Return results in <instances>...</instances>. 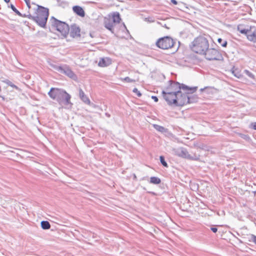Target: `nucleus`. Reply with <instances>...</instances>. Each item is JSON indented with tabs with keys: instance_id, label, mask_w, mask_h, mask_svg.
I'll list each match as a JSON object with an SVG mask.
<instances>
[{
	"instance_id": "34",
	"label": "nucleus",
	"mask_w": 256,
	"mask_h": 256,
	"mask_svg": "<svg viewBox=\"0 0 256 256\" xmlns=\"http://www.w3.org/2000/svg\"><path fill=\"white\" fill-rule=\"evenodd\" d=\"M28 14H22V16H22V17H24V18H28L29 19L32 20V18H30V16H29V14L30 13V12H28Z\"/></svg>"
},
{
	"instance_id": "12",
	"label": "nucleus",
	"mask_w": 256,
	"mask_h": 256,
	"mask_svg": "<svg viewBox=\"0 0 256 256\" xmlns=\"http://www.w3.org/2000/svg\"><path fill=\"white\" fill-rule=\"evenodd\" d=\"M70 36L73 38L78 37L80 36V28L76 24L71 26L70 28Z\"/></svg>"
},
{
	"instance_id": "16",
	"label": "nucleus",
	"mask_w": 256,
	"mask_h": 256,
	"mask_svg": "<svg viewBox=\"0 0 256 256\" xmlns=\"http://www.w3.org/2000/svg\"><path fill=\"white\" fill-rule=\"evenodd\" d=\"M79 96L80 100L86 104H90V101L88 98L85 94L84 91L81 89H79Z\"/></svg>"
},
{
	"instance_id": "4",
	"label": "nucleus",
	"mask_w": 256,
	"mask_h": 256,
	"mask_svg": "<svg viewBox=\"0 0 256 256\" xmlns=\"http://www.w3.org/2000/svg\"><path fill=\"white\" fill-rule=\"evenodd\" d=\"M237 30L241 34H245L249 40L252 42L254 46L256 48V28H250L248 26L239 24Z\"/></svg>"
},
{
	"instance_id": "2",
	"label": "nucleus",
	"mask_w": 256,
	"mask_h": 256,
	"mask_svg": "<svg viewBox=\"0 0 256 256\" xmlns=\"http://www.w3.org/2000/svg\"><path fill=\"white\" fill-rule=\"evenodd\" d=\"M32 4L34 6V14H32L30 13V18H32V20L36 22L40 26L45 28L49 16L48 9L34 2H32Z\"/></svg>"
},
{
	"instance_id": "23",
	"label": "nucleus",
	"mask_w": 256,
	"mask_h": 256,
	"mask_svg": "<svg viewBox=\"0 0 256 256\" xmlns=\"http://www.w3.org/2000/svg\"><path fill=\"white\" fill-rule=\"evenodd\" d=\"M218 42L222 47L226 48L228 45L227 41L222 39V38H218Z\"/></svg>"
},
{
	"instance_id": "19",
	"label": "nucleus",
	"mask_w": 256,
	"mask_h": 256,
	"mask_svg": "<svg viewBox=\"0 0 256 256\" xmlns=\"http://www.w3.org/2000/svg\"><path fill=\"white\" fill-rule=\"evenodd\" d=\"M193 92H187L188 94V104H192V103H194L197 102L198 98V96L192 94Z\"/></svg>"
},
{
	"instance_id": "42",
	"label": "nucleus",
	"mask_w": 256,
	"mask_h": 256,
	"mask_svg": "<svg viewBox=\"0 0 256 256\" xmlns=\"http://www.w3.org/2000/svg\"><path fill=\"white\" fill-rule=\"evenodd\" d=\"M106 115L108 116V117H110V114H108V113H106Z\"/></svg>"
},
{
	"instance_id": "27",
	"label": "nucleus",
	"mask_w": 256,
	"mask_h": 256,
	"mask_svg": "<svg viewBox=\"0 0 256 256\" xmlns=\"http://www.w3.org/2000/svg\"><path fill=\"white\" fill-rule=\"evenodd\" d=\"M10 8H11V9L16 14H18V16H22V14L20 13L16 8V7L14 6V5H13L12 4H10Z\"/></svg>"
},
{
	"instance_id": "13",
	"label": "nucleus",
	"mask_w": 256,
	"mask_h": 256,
	"mask_svg": "<svg viewBox=\"0 0 256 256\" xmlns=\"http://www.w3.org/2000/svg\"><path fill=\"white\" fill-rule=\"evenodd\" d=\"M61 89L52 88L48 92V94L52 100H56Z\"/></svg>"
},
{
	"instance_id": "22",
	"label": "nucleus",
	"mask_w": 256,
	"mask_h": 256,
	"mask_svg": "<svg viewBox=\"0 0 256 256\" xmlns=\"http://www.w3.org/2000/svg\"><path fill=\"white\" fill-rule=\"evenodd\" d=\"M154 128L158 132H166V128L164 127L158 125V124H154Z\"/></svg>"
},
{
	"instance_id": "1",
	"label": "nucleus",
	"mask_w": 256,
	"mask_h": 256,
	"mask_svg": "<svg viewBox=\"0 0 256 256\" xmlns=\"http://www.w3.org/2000/svg\"><path fill=\"white\" fill-rule=\"evenodd\" d=\"M171 88H175V90H176V98L172 100L174 105L180 106L188 104L187 92H194L197 89V87L190 88L178 82L172 84Z\"/></svg>"
},
{
	"instance_id": "17",
	"label": "nucleus",
	"mask_w": 256,
	"mask_h": 256,
	"mask_svg": "<svg viewBox=\"0 0 256 256\" xmlns=\"http://www.w3.org/2000/svg\"><path fill=\"white\" fill-rule=\"evenodd\" d=\"M112 20L114 24H119L121 21L120 13L118 12H113L112 14Z\"/></svg>"
},
{
	"instance_id": "9",
	"label": "nucleus",
	"mask_w": 256,
	"mask_h": 256,
	"mask_svg": "<svg viewBox=\"0 0 256 256\" xmlns=\"http://www.w3.org/2000/svg\"><path fill=\"white\" fill-rule=\"evenodd\" d=\"M162 94L168 105L172 106L174 104L172 100L176 98V90H175V88H172L170 87L168 88L166 91L162 90Z\"/></svg>"
},
{
	"instance_id": "5",
	"label": "nucleus",
	"mask_w": 256,
	"mask_h": 256,
	"mask_svg": "<svg viewBox=\"0 0 256 256\" xmlns=\"http://www.w3.org/2000/svg\"><path fill=\"white\" fill-rule=\"evenodd\" d=\"M52 26L61 33L62 35L64 38L66 36L70 31L68 25L65 22L57 20L54 17L52 16L50 20Z\"/></svg>"
},
{
	"instance_id": "11",
	"label": "nucleus",
	"mask_w": 256,
	"mask_h": 256,
	"mask_svg": "<svg viewBox=\"0 0 256 256\" xmlns=\"http://www.w3.org/2000/svg\"><path fill=\"white\" fill-rule=\"evenodd\" d=\"M60 74H64L70 78L74 79L76 78V76L74 72L70 69L69 67L64 65L62 69L60 72Z\"/></svg>"
},
{
	"instance_id": "30",
	"label": "nucleus",
	"mask_w": 256,
	"mask_h": 256,
	"mask_svg": "<svg viewBox=\"0 0 256 256\" xmlns=\"http://www.w3.org/2000/svg\"><path fill=\"white\" fill-rule=\"evenodd\" d=\"M132 92L135 93L136 96L138 97L141 96L142 94L136 88H134L132 90Z\"/></svg>"
},
{
	"instance_id": "38",
	"label": "nucleus",
	"mask_w": 256,
	"mask_h": 256,
	"mask_svg": "<svg viewBox=\"0 0 256 256\" xmlns=\"http://www.w3.org/2000/svg\"><path fill=\"white\" fill-rule=\"evenodd\" d=\"M171 2L174 4H178V2L176 0H171Z\"/></svg>"
},
{
	"instance_id": "8",
	"label": "nucleus",
	"mask_w": 256,
	"mask_h": 256,
	"mask_svg": "<svg viewBox=\"0 0 256 256\" xmlns=\"http://www.w3.org/2000/svg\"><path fill=\"white\" fill-rule=\"evenodd\" d=\"M70 98L71 96L70 94L65 90H61L56 100L62 106L64 105L71 107L72 104L70 102Z\"/></svg>"
},
{
	"instance_id": "15",
	"label": "nucleus",
	"mask_w": 256,
	"mask_h": 256,
	"mask_svg": "<svg viewBox=\"0 0 256 256\" xmlns=\"http://www.w3.org/2000/svg\"><path fill=\"white\" fill-rule=\"evenodd\" d=\"M72 10L74 13L80 16L84 17L85 16V12L84 9L80 6H74L72 7Z\"/></svg>"
},
{
	"instance_id": "40",
	"label": "nucleus",
	"mask_w": 256,
	"mask_h": 256,
	"mask_svg": "<svg viewBox=\"0 0 256 256\" xmlns=\"http://www.w3.org/2000/svg\"><path fill=\"white\" fill-rule=\"evenodd\" d=\"M133 176H134V180H136L137 178H136V175L135 174H133Z\"/></svg>"
},
{
	"instance_id": "39",
	"label": "nucleus",
	"mask_w": 256,
	"mask_h": 256,
	"mask_svg": "<svg viewBox=\"0 0 256 256\" xmlns=\"http://www.w3.org/2000/svg\"><path fill=\"white\" fill-rule=\"evenodd\" d=\"M26 3V5L30 4V0H24Z\"/></svg>"
},
{
	"instance_id": "20",
	"label": "nucleus",
	"mask_w": 256,
	"mask_h": 256,
	"mask_svg": "<svg viewBox=\"0 0 256 256\" xmlns=\"http://www.w3.org/2000/svg\"><path fill=\"white\" fill-rule=\"evenodd\" d=\"M150 182L154 184H158L161 182V180L156 176H152L150 178Z\"/></svg>"
},
{
	"instance_id": "31",
	"label": "nucleus",
	"mask_w": 256,
	"mask_h": 256,
	"mask_svg": "<svg viewBox=\"0 0 256 256\" xmlns=\"http://www.w3.org/2000/svg\"><path fill=\"white\" fill-rule=\"evenodd\" d=\"M124 80L128 82H134L135 80H132L129 77L127 76V77H126L125 78H124Z\"/></svg>"
},
{
	"instance_id": "18",
	"label": "nucleus",
	"mask_w": 256,
	"mask_h": 256,
	"mask_svg": "<svg viewBox=\"0 0 256 256\" xmlns=\"http://www.w3.org/2000/svg\"><path fill=\"white\" fill-rule=\"evenodd\" d=\"M111 64V60L108 58H104L100 60L98 65L101 67L109 66Z\"/></svg>"
},
{
	"instance_id": "7",
	"label": "nucleus",
	"mask_w": 256,
	"mask_h": 256,
	"mask_svg": "<svg viewBox=\"0 0 256 256\" xmlns=\"http://www.w3.org/2000/svg\"><path fill=\"white\" fill-rule=\"evenodd\" d=\"M175 42L170 36H166L160 38L156 42V46L162 49L168 50L174 46Z\"/></svg>"
},
{
	"instance_id": "26",
	"label": "nucleus",
	"mask_w": 256,
	"mask_h": 256,
	"mask_svg": "<svg viewBox=\"0 0 256 256\" xmlns=\"http://www.w3.org/2000/svg\"><path fill=\"white\" fill-rule=\"evenodd\" d=\"M160 160L162 164L164 167H168V165L166 161L165 160L164 157L163 156H161L160 157Z\"/></svg>"
},
{
	"instance_id": "24",
	"label": "nucleus",
	"mask_w": 256,
	"mask_h": 256,
	"mask_svg": "<svg viewBox=\"0 0 256 256\" xmlns=\"http://www.w3.org/2000/svg\"><path fill=\"white\" fill-rule=\"evenodd\" d=\"M50 66L52 68H53L54 70L58 71L60 73V72L62 69L63 67V66H59V65H57V64H52Z\"/></svg>"
},
{
	"instance_id": "25",
	"label": "nucleus",
	"mask_w": 256,
	"mask_h": 256,
	"mask_svg": "<svg viewBox=\"0 0 256 256\" xmlns=\"http://www.w3.org/2000/svg\"><path fill=\"white\" fill-rule=\"evenodd\" d=\"M244 73L245 74L246 76H248L249 78L255 80V76L254 75L252 74L251 72H250L249 70H245L244 72Z\"/></svg>"
},
{
	"instance_id": "36",
	"label": "nucleus",
	"mask_w": 256,
	"mask_h": 256,
	"mask_svg": "<svg viewBox=\"0 0 256 256\" xmlns=\"http://www.w3.org/2000/svg\"><path fill=\"white\" fill-rule=\"evenodd\" d=\"M210 229L214 233L218 231V228L216 227H212Z\"/></svg>"
},
{
	"instance_id": "29",
	"label": "nucleus",
	"mask_w": 256,
	"mask_h": 256,
	"mask_svg": "<svg viewBox=\"0 0 256 256\" xmlns=\"http://www.w3.org/2000/svg\"><path fill=\"white\" fill-rule=\"evenodd\" d=\"M249 241L252 242L256 244V236L254 234L250 235Z\"/></svg>"
},
{
	"instance_id": "43",
	"label": "nucleus",
	"mask_w": 256,
	"mask_h": 256,
	"mask_svg": "<svg viewBox=\"0 0 256 256\" xmlns=\"http://www.w3.org/2000/svg\"><path fill=\"white\" fill-rule=\"evenodd\" d=\"M163 26L166 28L168 29L169 28H168L166 26V24H165L164 26Z\"/></svg>"
},
{
	"instance_id": "10",
	"label": "nucleus",
	"mask_w": 256,
	"mask_h": 256,
	"mask_svg": "<svg viewBox=\"0 0 256 256\" xmlns=\"http://www.w3.org/2000/svg\"><path fill=\"white\" fill-rule=\"evenodd\" d=\"M173 151L176 155L182 158L190 160H197L198 159L196 155L192 156L189 154L186 149L184 148L174 149Z\"/></svg>"
},
{
	"instance_id": "41",
	"label": "nucleus",
	"mask_w": 256,
	"mask_h": 256,
	"mask_svg": "<svg viewBox=\"0 0 256 256\" xmlns=\"http://www.w3.org/2000/svg\"><path fill=\"white\" fill-rule=\"evenodd\" d=\"M4 1L6 3H8V2H10V0H4Z\"/></svg>"
},
{
	"instance_id": "33",
	"label": "nucleus",
	"mask_w": 256,
	"mask_h": 256,
	"mask_svg": "<svg viewBox=\"0 0 256 256\" xmlns=\"http://www.w3.org/2000/svg\"><path fill=\"white\" fill-rule=\"evenodd\" d=\"M241 137L246 140H249L250 139V138L248 135L242 134Z\"/></svg>"
},
{
	"instance_id": "28",
	"label": "nucleus",
	"mask_w": 256,
	"mask_h": 256,
	"mask_svg": "<svg viewBox=\"0 0 256 256\" xmlns=\"http://www.w3.org/2000/svg\"><path fill=\"white\" fill-rule=\"evenodd\" d=\"M6 84L12 88H15L16 90L18 89V87L14 85V84H12V82L10 80H7V82H6Z\"/></svg>"
},
{
	"instance_id": "32",
	"label": "nucleus",
	"mask_w": 256,
	"mask_h": 256,
	"mask_svg": "<svg viewBox=\"0 0 256 256\" xmlns=\"http://www.w3.org/2000/svg\"><path fill=\"white\" fill-rule=\"evenodd\" d=\"M250 127L256 130V122L251 123Z\"/></svg>"
},
{
	"instance_id": "14",
	"label": "nucleus",
	"mask_w": 256,
	"mask_h": 256,
	"mask_svg": "<svg viewBox=\"0 0 256 256\" xmlns=\"http://www.w3.org/2000/svg\"><path fill=\"white\" fill-rule=\"evenodd\" d=\"M114 22L110 18H105L104 21V27L110 31L112 33H114Z\"/></svg>"
},
{
	"instance_id": "6",
	"label": "nucleus",
	"mask_w": 256,
	"mask_h": 256,
	"mask_svg": "<svg viewBox=\"0 0 256 256\" xmlns=\"http://www.w3.org/2000/svg\"><path fill=\"white\" fill-rule=\"evenodd\" d=\"M205 58L208 60H223V56L222 54L217 50L214 48H208L203 54Z\"/></svg>"
},
{
	"instance_id": "35",
	"label": "nucleus",
	"mask_w": 256,
	"mask_h": 256,
	"mask_svg": "<svg viewBox=\"0 0 256 256\" xmlns=\"http://www.w3.org/2000/svg\"><path fill=\"white\" fill-rule=\"evenodd\" d=\"M152 100H154L155 102H158V97H157V96H152Z\"/></svg>"
},
{
	"instance_id": "3",
	"label": "nucleus",
	"mask_w": 256,
	"mask_h": 256,
	"mask_svg": "<svg viewBox=\"0 0 256 256\" xmlns=\"http://www.w3.org/2000/svg\"><path fill=\"white\" fill-rule=\"evenodd\" d=\"M190 48L194 52L203 56L209 48V42L206 38L200 36L194 38Z\"/></svg>"
},
{
	"instance_id": "21",
	"label": "nucleus",
	"mask_w": 256,
	"mask_h": 256,
	"mask_svg": "<svg viewBox=\"0 0 256 256\" xmlns=\"http://www.w3.org/2000/svg\"><path fill=\"white\" fill-rule=\"evenodd\" d=\"M40 224L43 230H48L50 228V224L48 221L43 220L41 222Z\"/></svg>"
},
{
	"instance_id": "37",
	"label": "nucleus",
	"mask_w": 256,
	"mask_h": 256,
	"mask_svg": "<svg viewBox=\"0 0 256 256\" xmlns=\"http://www.w3.org/2000/svg\"><path fill=\"white\" fill-rule=\"evenodd\" d=\"M26 6L28 7V9L30 10V11L32 10H34V8H32L30 2V4L26 5Z\"/></svg>"
},
{
	"instance_id": "44",
	"label": "nucleus",
	"mask_w": 256,
	"mask_h": 256,
	"mask_svg": "<svg viewBox=\"0 0 256 256\" xmlns=\"http://www.w3.org/2000/svg\"><path fill=\"white\" fill-rule=\"evenodd\" d=\"M124 26L125 28H126V25L124 24Z\"/></svg>"
}]
</instances>
